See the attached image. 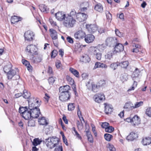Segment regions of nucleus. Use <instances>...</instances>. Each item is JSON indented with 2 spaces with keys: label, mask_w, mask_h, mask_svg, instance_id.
I'll return each instance as SVG.
<instances>
[{
  "label": "nucleus",
  "mask_w": 151,
  "mask_h": 151,
  "mask_svg": "<svg viewBox=\"0 0 151 151\" xmlns=\"http://www.w3.org/2000/svg\"><path fill=\"white\" fill-rule=\"evenodd\" d=\"M119 65L121 66L122 68H126L128 66L129 63L127 61H125L122 62L121 63H119Z\"/></svg>",
  "instance_id": "f704fd0d"
},
{
  "label": "nucleus",
  "mask_w": 151,
  "mask_h": 151,
  "mask_svg": "<svg viewBox=\"0 0 151 151\" xmlns=\"http://www.w3.org/2000/svg\"><path fill=\"white\" fill-rule=\"evenodd\" d=\"M101 63L98 62L96 63L94 68V69H96L97 68H101Z\"/></svg>",
  "instance_id": "338daca9"
},
{
  "label": "nucleus",
  "mask_w": 151,
  "mask_h": 151,
  "mask_svg": "<svg viewBox=\"0 0 151 151\" xmlns=\"http://www.w3.org/2000/svg\"><path fill=\"white\" fill-rule=\"evenodd\" d=\"M76 21L75 18L69 16H66L63 22V25L68 28L73 27L75 24Z\"/></svg>",
  "instance_id": "f03ea898"
},
{
  "label": "nucleus",
  "mask_w": 151,
  "mask_h": 151,
  "mask_svg": "<svg viewBox=\"0 0 151 151\" xmlns=\"http://www.w3.org/2000/svg\"><path fill=\"white\" fill-rule=\"evenodd\" d=\"M50 36L52 40H55L58 38L57 33L55 30L53 29H50Z\"/></svg>",
  "instance_id": "a878e982"
},
{
  "label": "nucleus",
  "mask_w": 151,
  "mask_h": 151,
  "mask_svg": "<svg viewBox=\"0 0 151 151\" xmlns=\"http://www.w3.org/2000/svg\"><path fill=\"white\" fill-rule=\"evenodd\" d=\"M119 41L117 38L115 37H108L106 40V44L109 47H114Z\"/></svg>",
  "instance_id": "39448f33"
},
{
  "label": "nucleus",
  "mask_w": 151,
  "mask_h": 151,
  "mask_svg": "<svg viewBox=\"0 0 151 151\" xmlns=\"http://www.w3.org/2000/svg\"><path fill=\"white\" fill-rule=\"evenodd\" d=\"M38 122L40 124L45 125V126L44 127V129H45V132L47 134L49 131V128H48V126H47V125L48 124L47 120L45 117H43L40 119L39 118V119Z\"/></svg>",
  "instance_id": "9b49d317"
},
{
  "label": "nucleus",
  "mask_w": 151,
  "mask_h": 151,
  "mask_svg": "<svg viewBox=\"0 0 151 151\" xmlns=\"http://www.w3.org/2000/svg\"><path fill=\"white\" fill-rule=\"evenodd\" d=\"M50 98V97L48 95L47 93H46L44 97V101L46 103L48 102Z\"/></svg>",
  "instance_id": "e2e57ef3"
},
{
  "label": "nucleus",
  "mask_w": 151,
  "mask_h": 151,
  "mask_svg": "<svg viewBox=\"0 0 151 151\" xmlns=\"http://www.w3.org/2000/svg\"><path fill=\"white\" fill-rule=\"evenodd\" d=\"M31 95V93L26 90H24L23 91L22 96L25 99H29Z\"/></svg>",
  "instance_id": "72a5a7b5"
},
{
  "label": "nucleus",
  "mask_w": 151,
  "mask_h": 151,
  "mask_svg": "<svg viewBox=\"0 0 151 151\" xmlns=\"http://www.w3.org/2000/svg\"><path fill=\"white\" fill-rule=\"evenodd\" d=\"M49 21L51 24L53 26L56 25V23L51 18H50Z\"/></svg>",
  "instance_id": "774afa93"
},
{
  "label": "nucleus",
  "mask_w": 151,
  "mask_h": 151,
  "mask_svg": "<svg viewBox=\"0 0 151 151\" xmlns=\"http://www.w3.org/2000/svg\"><path fill=\"white\" fill-rule=\"evenodd\" d=\"M104 137L106 140L108 141H110L113 137L112 135L109 134H105Z\"/></svg>",
  "instance_id": "58836bf2"
},
{
  "label": "nucleus",
  "mask_w": 151,
  "mask_h": 151,
  "mask_svg": "<svg viewBox=\"0 0 151 151\" xmlns=\"http://www.w3.org/2000/svg\"><path fill=\"white\" fill-rule=\"evenodd\" d=\"M114 51L116 53L121 52L124 50V46L119 41L114 46Z\"/></svg>",
  "instance_id": "dca6fc26"
},
{
  "label": "nucleus",
  "mask_w": 151,
  "mask_h": 151,
  "mask_svg": "<svg viewBox=\"0 0 151 151\" xmlns=\"http://www.w3.org/2000/svg\"><path fill=\"white\" fill-rule=\"evenodd\" d=\"M95 9L98 12H102L103 11V7L102 5L99 3L95 6Z\"/></svg>",
  "instance_id": "473e14b6"
},
{
  "label": "nucleus",
  "mask_w": 151,
  "mask_h": 151,
  "mask_svg": "<svg viewBox=\"0 0 151 151\" xmlns=\"http://www.w3.org/2000/svg\"><path fill=\"white\" fill-rule=\"evenodd\" d=\"M76 19L80 22L85 21L87 18L88 16L83 13H78L76 14Z\"/></svg>",
  "instance_id": "4468645a"
},
{
  "label": "nucleus",
  "mask_w": 151,
  "mask_h": 151,
  "mask_svg": "<svg viewBox=\"0 0 151 151\" xmlns=\"http://www.w3.org/2000/svg\"><path fill=\"white\" fill-rule=\"evenodd\" d=\"M86 28L88 31L91 33L96 32L97 30V27L96 24H87Z\"/></svg>",
  "instance_id": "ddd939ff"
},
{
  "label": "nucleus",
  "mask_w": 151,
  "mask_h": 151,
  "mask_svg": "<svg viewBox=\"0 0 151 151\" xmlns=\"http://www.w3.org/2000/svg\"><path fill=\"white\" fill-rule=\"evenodd\" d=\"M43 142L48 148L52 149L59 145V140L56 137H50L46 139Z\"/></svg>",
  "instance_id": "f257e3e1"
},
{
  "label": "nucleus",
  "mask_w": 151,
  "mask_h": 151,
  "mask_svg": "<svg viewBox=\"0 0 151 151\" xmlns=\"http://www.w3.org/2000/svg\"><path fill=\"white\" fill-rule=\"evenodd\" d=\"M137 134L134 132H132L130 134L128 135L126 138V139L128 140L133 141L134 139L137 137Z\"/></svg>",
  "instance_id": "393cba45"
},
{
  "label": "nucleus",
  "mask_w": 151,
  "mask_h": 151,
  "mask_svg": "<svg viewBox=\"0 0 151 151\" xmlns=\"http://www.w3.org/2000/svg\"><path fill=\"white\" fill-rule=\"evenodd\" d=\"M68 110L69 111H72L74 110L75 108V104L74 103H69L68 106Z\"/></svg>",
  "instance_id": "ea45409f"
},
{
  "label": "nucleus",
  "mask_w": 151,
  "mask_h": 151,
  "mask_svg": "<svg viewBox=\"0 0 151 151\" xmlns=\"http://www.w3.org/2000/svg\"><path fill=\"white\" fill-rule=\"evenodd\" d=\"M42 142V141L40 140L39 138H35L33 140V141L32 142V144L34 146H36L40 144Z\"/></svg>",
  "instance_id": "c9c22d12"
},
{
  "label": "nucleus",
  "mask_w": 151,
  "mask_h": 151,
  "mask_svg": "<svg viewBox=\"0 0 151 151\" xmlns=\"http://www.w3.org/2000/svg\"><path fill=\"white\" fill-rule=\"evenodd\" d=\"M26 50L30 55L37 54V48L35 45H28L26 47Z\"/></svg>",
  "instance_id": "1a4fd4ad"
},
{
  "label": "nucleus",
  "mask_w": 151,
  "mask_h": 151,
  "mask_svg": "<svg viewBox=\"0 0 151 151\" xmlns=\"http://www.w3.org/2000/svg\"><path fill=\"white\" fill-rule=\"evenodd\" d=\"M118 66H119V62L113 63L110 64V67L113 70H115Z\"/></svg>",
  "instance_id": "e433bc0d"
},
{
  "label": "nucleus",
  "mask_w": 151,
  "mask_h": 151,
  "mask_svg": "<svg viewBox=\"0 0 151 151\" xmlns=\"http://www.w3.org/2000/svg\"><path fill=\"white\" fill-rule=\"evenodd\" d=\"M115 32L116 35L119 37H121L123 36V33L120 32L118 29H116Z\"/></svg>",
  "instance_id": "79ce46f5"
},
{
  "label": "nucleus",
  "mask_w": 151,
  "mask_h": 151,
  "mask_svg": "<svg viewBox=\"0 0 151 151\" xmlns=\"http://www.w3.org/2000/svg\"><path fill=\"white\" fill-rule=\"evenodd\" d=\"M62 136L63 140V142L66 145H68V143L67 139L65 138L63 132L62 133Z\"/></svg>",
  "instance_id": "680f3d73"
},
{
  "label": "nucleus",
  "mask_w": 151,
  "mask_h": 151,
  "mask_svg": "<svg viewBox=\"0 0 151 151\" xmlns=\"http://www.w3.org/2000/svg\"><path fill=\"white\" fill-rule=\"evenodd\" d=\"M113 55L114 51H109L105 55V58L107 60H110L113 58Z\"/></svg>",
  "instance_id": "c756f323"
},
{
  "label": "nucleus",
  "mask_w": 151,
  "mask_h": 151,
  "mask_svg": "<svg viewBox=\"0 0 151 151\" xmlns=\"http://www.w3.org/2000/svg\"><path fill=\"white\" fill-rule=\"evenodd\" d=\"M90 50L92 54L95 55V58L98 60H100L101 58L102 54L100 52L99 50L96 47H92Z\"/></svg>",
  "instance_id": "0eeeda50"
},
{
  "label": "nucleus",
  "mask_w": 151,
  "mask_h": 151,
  "mask_svg": "<svg viewBox=\"0 0 151 151\" xmlns=\"http://www.w3.org/2000/svg\"><path fill=\"white\" fill-rule=\"evenodd\" d=\"M98 87L100 88V87H102L104 86L105 84V81L104 80H101L100 81L97 83Z\"/></svg>",
  "instance_id": "09e8293b"
},
{
  "label": "nucleus",
  "mask_w": 151,
  "mask_h": 151,
  "mask_svg": "<svg viewBox=\"0 0 151 151\" xmlns=\"http://www.w3.org/2000/svg\"><path fill=\"white\" fill-rule=\"evenodd\" d=\"M57 51L56 50H53L51 52V57L52 58H55L57 54Z\"/></svg>",
  "instance_id": "bf43d9fd"
},
{
  "label": "nucleus",
  "mask_w": 151,
  "mask_h": 151,
  "mask_svg": "<svg viewBox=\"0 0 151 151\" xmlns=\"http://www.w3.org/2000/svg\"><path fill=\"white\" fill-rule=\"evenodd\" d=\"M143 104V102L142 101H140L136 103L134 106H132L133 109L138 108L142 106Z\"/></svg>",
  "instance_id": "49530a36"
},
{
  "label": "nucleus",
  "mask_w": 151,
  "mask_h": 151,
  "mask_svg": "<svg viewBox=\"0 0 151 151\" xmlns=\"http://www.w3.org/2000/svg\"><path fill=\"white\" fill-rule=\"evenodd\" d=\"M85 132L86 134L88 141L90 142H92L93 141V138L92 135L91 134L90 132H89V129H88L86 130H85Z\"/></svg>",
  "instance_id": "cd10ccee"
},
{
  "label": "nucleus",
  "mask_w": 151,
  "mask_h": 151,
  "mask_svg": "<svg viewBox=\"0 0 151 151\" xmlns=\"http://www.w3.org/2000/svg\"><path fill=\"white\" fill-rule=\"evenodd\" d=\"M76 124L78 129H81L83 128V123L82 122L77 120Z\"/></svg>",
  "instance_id": "3c124183"
},
{
  "label": "nucleus",
  "mask_w": 151,
  "mask_h": 151,
  "mask_svg": "<svg viewBox=\"0 0 151 151\" xmlns=\"http://www.w3.org/2000/svg\"><path fill=\"white\" fill-rule=\"evenodd\" d=\"M84 38L85 41L87 43L92 42L95 38L94 36L91 34L87 35L85 36Z\"/></svg>",
  "instance_id": "4be33fe9"
},
{
  "label": "nucleus",
  "mask_w": 151,
  "mask_h": 151,
  "mask_svg": "<svg viewBox=\"0 0 151 151\" xmlns=\"http://www.w3.org/2000/svg\"><path fill=\"white\" fill-rule=\"evenodd\" d=\"M70 90V88L68 85H66L62 86H61L59 89V93H70L69 91Z\"/></svg>",
  "instance_id": "6ab92c4d"
},
{
  "label": "nucleus",
  "mask_w": 151,
  "mask_h": 151,
  "mask_svg": "<svg viewBox=\"0 0 151 151\" xmlns=\"http://www.w3.org/2000/svg\"><path fill=\"white\" fill-rule=\"evenodd\" d=\"M42 60L41 56H37L35 59V62L36 63H38L40 62Z\"/></svg>",
  "instance_id": "052dcab7"
},
{
  "label": "nucleus",
  "mask_w": 151,
  "mask_h": 151,
  "mask_svg": "<svg viewBox=\"0 0 151 151\" xmlns=\"http://www.w3.org/2000/svg\"><path fill=\"white\" fill-rule=\"evenodd\" d=\"M28 108L27 107H20L19 109V112L20 113L22 114L24 113V112H25L27 109Z\"/></svg>",
  "instance_id": "c03bdc74"
},
{
  "label": "nucleus",
  "mask_w": 151,
  "mask_h": 151,
  "mask_svg": "<svg viewBox=\"0 0 151 151\" xmlns=\"http://www.w3.org/2000/svg\"><path fill=\"white\" fill-rule=\"evenodd\" d=\"M89 4L87 1L81 3L80 4V10L81 12L86 11L89 7Z\"/></svg>",
  "instance_id": "aec40b11"
},
{
  "label": "nucleus",
  "mask_w": 151,
  "mask_h": 151,
  "mask_svg": "<svg viewBox=\"0 0 151 151\" xmlns=\"http://www.w3.org/2000/svg\"><path fill=\"white\" fill-rule=\"evenodd\" d=\"M55 80V78L53 77H50L48 79L49 83L50 84H53Z\"/></svg>",
  "instance_id": "4d7b16f0"
},
{
  "label": "nucleus",
  "mask_w": 151,
  "mask_h": 151,
  "mask_svg": "<svg viewBox=\"0 0 151 151\" xmlns=\"http://www.w3.org/2000/svg\"><path fill=\"white\" fill-rule=\"evenodd\" d=\"M22 116L25 119H29V118H31L30 110L28 109L25 112L22 114Z\"/></svg>",
  "instance_id": "b1692460"
},
{
  "label": "nucleus",
  "mask_w": 151,
  "mask_h": 151,
  "mask_svg": "<svg viewBox=\"0 0 151 151\" xmlns=\"http://www.w3.org/2000/svg\"><path fill=\"white\" fill-rule=\"evenodd\" d=\"M105 14L107 18L108 19L110 20L112 19V14L108 11H106L105 12Z\"/></svg>",
  "instance_id": "8fccbe9b"
},
{
  "label": "nucleus",
  "mask_w": 151,
  "mask_h": 151,
  "mask_svg": "<svg viewBox=\"0 0 151 151\" xmlns=\"http://www.w3.org/2000/svg\"><path fill=\"white\" fill-rule=\"evenodd\" d=\"M19 21L18 17L16 16H14L12 17L11 18V22L12 23L14 24L16 22H17Z\"/></svg>",
  "instance_id": "4c0bfd02"
},
{
  "label": "nucleus",
  "mask_w": 151,
  "mask_h": 151,
  "mask_svg": "<svg viewBox=\"0 0 151 151\" xmlns=\"http://www.w3.org/2000/svg\"><path fill=\"white\" fill-rule=\"evenodd\" d=\"M55 147H56L54 151H63V147L61 145H58Z\"/></svg>",
  "instance_id": "6e6d98bb"
},
{
  "label": "nucleus",
  "mask_w": 151,
  "mask_h": 151,
  "mask_svg": "<svg viewBox=\"0 0 151 151\" xmlns=\"http://www.w3.org/2000/svg\"><path fill=\"white\" fill-rule=\"evenodd\" d=\"M76 14V12L74 9H73L71 10L70 13L69 14H68L66 16H71L73 18H75V16Z\"/></svg>",
  "instance_id": "37998d69"
},
{
  "label": "nucleus",
  "mask_w": 151,
  "mask_h": 151,
  "mask_svg": "<svg viewBox=\"0 0 151 151\" xmlns=\"http://www.w3.org/2000/svg\"><path fill=\"white\" fill-rule=\"evenodd\" d=\"M114 130V128L112 126H109L108 127L106 128L105 130L106 132L111 133L113 132Z\"/></svg>",
  "instance_id": "de8ad7c7"
},
{
  "label": "nucleus",
  "mask_w": 151,
  "mask_h": 151,
  "mask_svg": "<svg viewBox=\"0 0 151 151\" xmlns=\"http://www.w3.org/2000/svg\"><path fill=\"white\" fill-rule=\"evenodd\" d=\"M70 93H60L59 94V99L62 101H66L70 99Z\"/></svg>",
  "instance_id": "6e6552de"
},
{
  "label": "nucleus",
  "mask_w": 151,
  "mask_h": 151,
  "mask_svg": "<svg viewBox=\"0 0 151 151\" xmlns=\"http://www.w3.org/2000/svg\"><path fill=\"white\" fill-rule=\"evenodd\" d=\"M28 126L29 127H34L35 126V122L33 120H29L28 122Z\"/></svg>",
  "instance_id": "603ef678"
},
{
  "label": "nucleus",
  "mask_w": 151,
  "mask_h": 151,
  "mask_svg": "<svg viewBox=\"0 0 151 151\" xmlns=\"http://www.w3.org/2000/svg\"><path fill=\"white\" fill-rule=\"evenodd\" d=\"M85 32L82 30L77 31L74 34V37L76 39L80 40L83 38L85 36Z\"/></svg>",
  "instance_id": "f3484780"
},
{
  "label": "nucleus",
  "mask_w": 151,
  "mask_h": 151,
  "mask_svg": "<svg viewBox=\"0 0 151 151\" xmlns=\"http://www.w3.org/2000/svg\"><path fill=\"white\" fill-rule=\"evenodd\" d=\"M69 70L76 77L78 78L79 77V73L77 70L72 68H70Z\"/></svg>",
  "instance_id": "2f4dec72"
},
{
  "label": "nucleus",
  "mask_w": 151,
  "mask_h": 151,
  "mask_svg": "<svg viewBox=\"0 0 151 151\" xmlns=\"http://www.w3.org/2000/svg\"><path fill=\"white\" fill-rule=\"evenodd\" d=\"M30 110L31 117L33 118H37L40 114V110L38 107L33 109Z\"/></svg>",
  "instance_id": "f8f14e48"
},
{
  "label": "nucleus",
  "mask_w": 151,
  "mask_h": 151,
  "mask_svg": "<svg viewBox=\"0 0 151 151\" xmlns=\"http://www.w3.org/2000/svg\"><path fill=\"white\" fill-rule=\"evenodd\" d=\"M94 101L100 103L102 100L105 99V97L104 94L102 93H100L95 95L94 97Z\"/></svg>",
  "instance_id": "2eb2a0df"
},
{
  "label": "nucleus",
  "mask_w": 151,
  "mask_h": 151,
  "mask_svg": "<svg viewBox=\"0 0 151 151\" xmlns=\"http://www.w3.org/2000/svg\"><path fill=\"white\" fill-rule=\"evenodd\" d=\"M132 104L130 102L126 103L124 107V109H130V108H132Z\"/></svg>",
  "instance_id": "864d4df0"
},
{
  "label": "nucleus",
  "mask_w": 151,
  "mask_h": 151,
  "mask_svg": "<svg viewBox=\"0 0 151 151\" xmlns=\"http://www.w3.org/2000/svg\"><path fill=\"white\" fill-rule=\"evenodd\" d=\"M99 88V87H98V85L97 84H92V91L96 92L98 91V89Z\"/></svg>",
  "instance_id": "a18cd8bd"
},
{
  "label": "nucleus",
  "mask_w": 151,
  "mask_h": 151,
  "mask_svg": "<svg viewBox=\"0 0 151 151\" xmlns=\"http://www.w3.org/2000/svg\"><path fill=\"white\" fill-rule=\"evenodd\" d=\"M39 8L41 11L42 12L47 11V6L44 4H41L39 6Z\"/></svg>",
  "instance_id": "a19ab883"
},
{
  "label": "nucleus",
  "mask_w": 151,
  "mask_h": 151,
  "mask_svg": "<svg viewBox=\"0 0 151 151\" xmlns=\"http://www.w3.org/2000/svg\"><path fill=\"white\" fill-rule=\"evenodd\" d=\"M66 15L62 12H58L55 14V16L58 20L62 21L64 20Z\"/></svg>",
  "instance_id": "a211bd4d"
},
{
  "label": "nucleus",
  "mask_w": 151,
  "mask_h": 151,
  "mask_svg": "<svg viewBox=\"0 0 151 151\" xmlns=\"http://www.w3.org/2000/svg\"><path fill=\"white\" fill-rule=\"evenodd\" d=\"M109 124L108 123L106 122H105L102 123V124L101 125V127L104 128L105 129V130H106V128L108 127L109 126Z\"/></svg>",
  "instance_id": "13d9d810"
},
{
  "label": "nucleus",
  "mask_w": 151,
  "mask_h": 151,
  "mask_svg": "<svg viewBox=\"0 0 151 151\" xmlns=\"http://www.w3.org/2000/svg\"><path fill=\"white\" fill-rule=\"evenodd\" d=\"M146 114L148 116L151 117V107H149L146 109Z\"/></svg>",
  "instance_id": "5fc2aeb1"
},
{
  "label": "nucleus",
  "mask_w": 151,
  "mask_h": 151,
  "mask_svg": "<svg viewBox=\"0 0 151 151\" xmlns=\"http://www.w3.org/2000/svg\"><path fill=\"white\" fill-rule=\"evenodd\" d=\"M67 41L71 44H73V40L72 38L68 36L66 38Z\"/></svg>",
  "instance_id": "0e129e2a"
},
{
  "label": "nucleus",
  "mask_w": 151,
  "mask_h": 151,
  "mask_svg": "<svg viewBox=\"0 0 151 151\" xmlns=\"http://www.w3.org/2000/svg\"><path fill=\"white\" fill-rule=\"evenodd\" d=\"M81 60L83 63H88L90 61V59L88 55H85L82 56Z\"/></svg>",
  "instance_id": "7c9ffc66"
},
{
  "label": "nucleus",
  "mask_w": 151,
  "mask_h": 151,
  "mask_svg": "<svg viewBox=\"0 0 151 151\" xmlns=\"http://www.w3.org/2000/svg\"><path fill=\"white\" fill-rule=\"evenodd\" d=\"M142 143L144 145L150 144L151 143V137H147L143 139Z\"/></svg>",
  "instance_id": "c85d7f7f"
},
{
  "label": "nucleus",
  "mask_w": 151,
  "mask_h": 151,
  "mask_svg": "<svg viewBox=\"0 0 151 151\" xmlns=\"http://www.w3.org/2000/svg\"><path fill=\"white\" fill-rule=\"evenodd\" d=\"M140 72V71L138 69V68H136L132 76L133 80H138V77Z\"/></svg>",
  "instance_id": "5701e85b"
},
{
  "label": "nucleus",
  "mask_w": 151,
  "mask_h": 151,
  "mask_svg": "<svg viewBox=\"0 0 151 151\" xmlns=\"http://www.w3.org/2000/svg\"><path fill=\"white\" fill-rule=\"evenodd\" d=\"M126 121L131 123L132 125L134 126L138 125L141 122L140 118L137 115L134 116L132 118H128L126 119Z\"/></svg>",
  "instance_id": "20e7f679"
},
{
  "label": "nucleus",
  "mask_w": 151,
  "mask_h": 151,
  "mask_svg": "<svg viewBox=\"0 0 151 151\" xmlns=\"http://www.w3.org/2000/svg\"><path fill=\"white\" fill-rule=\"evenodd\" d=\"M34 36L35 34L33 32L30 30H28L26 32L24 35L25 40L29 41L33 40Z\"/></svg>",
  "instance_id": "9d476101"
},
{
  "label": "nucleus",
  "mask_w": 151,
  "mask_h": 151,
  "mask_svg": "<svg viewBox=\"0 0 151 151\" xmlns=\"http://www.w3.org/2000/svg\"><path fill=\"white\" fill-rule=\"evenodd\" d=\"M6 75L8 79H11L15 76L13 80H17L20 78L19 75L18 69L17 68H15L14 69L9 70L7 73Z\"/></svg>",
  "instance_id": "7ed1b4c3"
},
{
  "label": "nucleus",
  "mask_w": 151,
  "mask_h": 151,
  "mask_svg": "<svg viewBox=\"0 0 151 151\" xmlns=\"http://www.w3.org/2000/svg\"><path fill=\"white\" fill-rule=\"evenodd\" d=\"M39 101L37 100L36 99L34 98H31L29 99L28 101L29 103V110H32L33 109H34L38 107L40 105L38 104Z\"/></svg>",
  "instance_id": "423d86ee"
},
{
  "label": "nucleus",
  "mask_w": 151,
  "mask_h": 151,
  "mask_svg": "<svg viewBox=\"0 0 151 151\" xmlns=\"http://www.w3.org/2000/svg\"><path fill=\"white\" fill-rule=\"evenodd\" d=\"M105 112L107 114H110L112 111L113 108L111 105L104 103Z\"/></svg>",
  "instance_id": "412c9836"
},
{
  "label": "nucleus",
  "mask_w": 151,
  "mask_h": 151,
  "mask_svg": "<svg viewBox=\"0 0 151 151\" xmlns=\"http://www.w3.org/2000/svg\"><path fill=\"white\" fill-rule=\"evenodd\" d=\"M66 79L69 83L71 85H73V86H74L73 90L75 92V94H76V93H77V91L75 86L74 84V81L73 79L69 76H66Z\"/></svg>",
  "instance_id": "bb28decb"
},
{
  "label": "nucleus",
  "mask_w": 151,
  "mask_h": 151,
  "mask_svg": "<svg viewBox=\"0 0 151 151\" xmlns=\"http://www.w3.org/2000/svg\"><path fill=\"white\" fill-rule=\"evenodd\" d=\"M108 148L110 151H115L116 149L113 145H109L108 147Z\"/></svg>",
  "instance_id": "69168bd1"
}]
</instances>
